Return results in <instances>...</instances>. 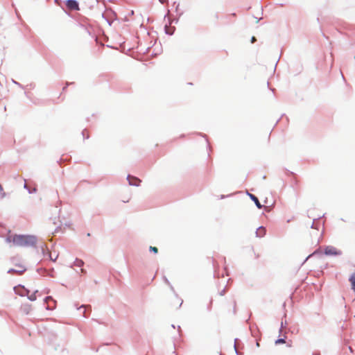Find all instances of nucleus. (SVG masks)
Returning <instances> with one entry per match:
<instances>
[{"mask_svg": "<svg viewBox=\"0 0 355 355\" xmlns=\"http://www.w3.org/2000/svg\"><path fill=\"white\" fill-rule=\"evenodd\" d=\"M7 241L12 243V244L17 247H29L33 246L37 241L34 236L31 235H9Z\"/></svg>", "mask_w": 355, "mask_h": 355, "instance_id": "obj_1", "label": "nucleus"}, {"mask_svg": "<svg viewBox=\"0 0 355 355\" xmlns=\"http://www.w3.org/2000/svg\"><path fill=\"white\" fill-rule=\"evenodd\" d=\"M14 290L16 293L21 296L27 295L28 299L31 301H33L36 299L35 293L29 295V291L25 288L24 286H16L14 288Z\"/></svg>", "mask_w": 355, "mask_h": 355, "instance_id": "obj_2", "label": "nucleus"}, {"mask_svg": "<svg viewBox=\"0 0 355 355\" xmlns=\"http://www.w3.org/2000/svg\"><path fill=\"white\" fill-rule=\"evenodd\" d=\"M26 270V267L21 264L15 265V268L8 270V272L11 274L21 275Z\"/></svg>", "mask_w": 355, "mask_h": 355, "instance_id": "obj_3", "label": "nucleus"}, {"mask_svg": "<svg viewBox=\"0 0 355 355\" xmlns=\"http://www.w3.org/2000/svg\"><path fill=\"white\" fill-rule=\"evenodd\" d=\"M324 254L327 255L336 256L340 254L341 252L334 247L328 246L324 249Z\"/></svg>", "mask_w": 355, "mask_h": 355, "instance_id": "obj_4", "label": "nucleus"}, {"mask_svg": "<svg viewBox=\"0 0 355 355\" xmlns=\"http://www.w3.org/2000/svg\"><path fill=\"white\" fill-rule=\"evenodd\" d=\"M67 8L70 10H78L79 5L78 3L75 0H67L66 2Z\"/></svg>", "mask_w": 355, "mask_h": 355, "instance_id": "obj_5", "label": "nucleus"}, {"mask_svg": "<svg viewBox=\"0 0 355 355\" xmlns=\"http://www.w3.org/2000/svg\"><path fill=\"white\" fill-rule=\"evenodd\" d=\"M128 180L129 184L133 186H139L141 182V180L139 178L130 175L128 176Z\"/></svg>", "mask_w": 355, "mask_h": 355, "instance_id": "obj_6", "label": "nucleus"}, {"mask_svg": "<svg viewBox=\"0 0 355 355\" xmlns=\"http://www.w3.org/2000/svg\"><path fill=\"white\" fill-rule=\"evenodd\" d=\"M283 343H286V345L289 347H292V341L291 340L286 341L285 338H279V339H277V340H275L276 345H279V344H283Z\"/></svg>", "mask_w": 355, "mask_h": 355, "instance_id": "obj_7", "label": "nucleus"}, {"mask_svg": "<svg viewBox=\"0 0 355 355\" xmlns=\"http://www.w3.org/2000/svg\"><path fill=\"white\" fill-rule=\"evenodd\" d=\"M266 229L263 227H259L257 231L256 234L258 237H263L266 234Z\"/></svg>", "mask_w": 355, "mask_h": 355, "instance_id": "obj_8", "label": "nucleus"}, {"mask_svg": "<svg viewBox=\"0 0 355 355\" xmlns=\"http://www.w3.org/2000/svg\"><path fill=\"white\" fill-rule=\"evenodd\" d=\"M249 196L254 202V203L257 205V207L259 209H261L262 206H261V203L259 202L258 198L255 196H254L253 194H250V193L249 194Z\"/></svg>", "mask_w": 355, "mask_h": 355, "instance_id": "obj_9", "label": "nucleus"}, {"mask_svg": "<svg viewBox=\"0 0 355 355\" xmlns=\"http://www.w3.org/2000/svg\"><path fill=\"white\" fill-rule=\"evenodd\" d=\"M46 302L47 303V309L52 310V309H54L53 306H50V304H49L50 302H52V303L55 302L51 297H47L46 299Z\"/></svg>", "mask_w": 355, "mask_h": 355, "instance_id": "obj_10", "label": "nucleus"}, {"mask_svg": "<svg viewBox=\"0 0 355 355\" xmlns=\"http://www.w3.org/2000/svg\"><path fill=\"white\" fill-rule=\"evenodd\" d=\"M84 264V262L81 259H76L74 261V265L77 267H81Z\"/></svg>", "mask_w": 355, "mask_h": 355, "instance_id": "obj_11", "label": "nucleus"}, {"mask_svg": "<svg viewBox=\"0 0 355 355\" xmlns=\"http://www.w3.org/2000/svg\"><path fill=\"white\" fill-rule=\"evenodd\" d=\"M150 250L154 252L155 253H157V252H158L157 248L153 247V246L150 247Z\"/></svg>", "mask_w": 355, "mask_h": 355, "instance_id": "obj_12", "label": "nucleus"}, {"mask_svg": "<svg viewBox=\"0 0 355 355\" xmlns=\"http://www.w3.org/2000/svg\"><path fill=\"white\" fill-rule=\"evenodd\" d=\"M80 308H84V309H91V306L89 305H82Z\"/></svg>", "mask_w": 355, "mask_h": 355, "instance_id": "obj_13", "label": "nucleus"}, {"mask_svg": "<svg viewBox=\"0 0 355 355\" xmlns=\"http://www.w3.org/2000/svg\"><path fill=\"white\" fill-rule=\"evenodd\" d=\"M255 41H256V38H255V37L253 36L251 39V42H252V43H254Z\"/></svg>", "mask_w": 355, "mask_h": 355, "instance_id": "obj_14", "label": "nucleus"}, {"mask_svg": "<svg viewBox=\"0 0 355 355\" xmlns=\"http://www.w3.org/2000/svg\"><path fill=\"white\" fill-rule=\"evenodd\" d=\"M161 1L162 3H165L167 0H159Z\"/></svg>", "mask_w": 355, "mask_h": 355, "instance_id": "obj_15", "label": "nucleus"}, {"mask_svg": "<svg viewBox=\"0 0 355 355\" xmlns=\"http://www.w3.org/2000/svg\"><path fill=\"white\" fill-rule=\"evenodd\" d=\"M236 15L234 13L232 14V17H235Z\"/></svg>", "mask_w": 355, "mask_h": 355, "instance_id": "obj_16", "label": "nucleus"}]
</instances>
